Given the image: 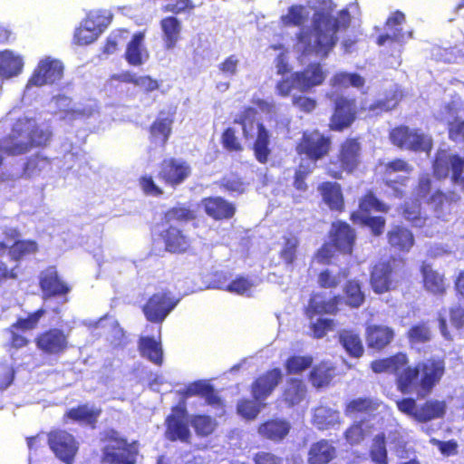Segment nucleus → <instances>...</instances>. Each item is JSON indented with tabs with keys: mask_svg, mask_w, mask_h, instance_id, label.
<instances>
[{
	"mask_svg": "<svg viewBox=\"0 0 464 464\" xmlns=\"http://www.w3.org/2000/svg\"><path fill=\"white\" fill-rule=\"evenodd\" d=\"M321 195L323 201L332 211H343L344 198L339 183L331 181L321 183Z\"/></svg>",
	"mask_w": 464,
	"mask_h": 464,
	"instance_id": "nucleus-34",
	"label": "nucleus"
},
{
	"mask_svg": "<svg viewBox=\"0 0 464 464\" xmlns=\"http://www.w3.org/2000/svg\"><path fill=\"white\" fill-rule=\"evenodd\" d=\"M392 144L401 149L411 151L430 152L432 149L430 137L420 132L419 130H411L406 125H399L392 128L389 133Z\"/></svg>",
	"mask_w": 464,
	"mask_h": 464,
	"instance_id": "nucleus-14",
	"label": "nucleus"
},
{
	"mask_svg": "<svg viewBox=\"0 0 464 464\" xmlns=\"http://www.w3.org/2000/svg\"><path fill=\"white\" fill-rule=\"evenodd\" d=\"M356 240L355 230L345 221L332 223L328 241L321 246V259L329 260L336 254L352 255Z\"/></svg>",
	"mask_w": 464,
	"mask_h": 464,
	"instance_id": "nucleus-6",
	"label": "nucleus"
},
{
	"mask_svg": "<svg viewBox=\"0 0 464 464\" xmlns=\"http://www.w3.org/2000/svg\"><path fill=\"white\" fill-rule=\"evenodd\" d=\"M345 304L351 308H359L365 302V295L362 284L357 279H349L343 287Z\"/></svg>",
	"mask_w": 464,
	"mask_h": 464,
	"instance_id": "nucleus-44",
	"label": "nucleus"
},
{
	"mask_svg": "<svg viewBox=\"0 0 464 464\" xmlns=\"http://www.w3.org/2000/svg\"><path fill=\"white\" fill-rule=\"evenodd\" d=\"M399 411L411 417L419 423H426L436 419H441L446 414L445 401L436 399L426 400L420 406L411 397L402 398L396 401Z\"/></svg>",
	"mask_w": 464,
	"mask_h": 464,
	"instance_id": "nucleus-10",
	"label": "nucleus"
},
{
	"mask_svg": "<svg viewBox=\"0 0 464 464\" xmlns=\"http://www.w3.org/2000/svg\"><path fill=\"white\" fill-rule=\"evenodd\" d=\"M368 455L373 464H389L386 435L383 431L372 438Z\"/></svg>",
	"mask_w": 464,
	"mask_h": 464,
	"instance_id": "nucleus-43",
	"label": "nucleus"
},
{
	"mask_svg": "<svg viewBox=\"0 0 464 464\" xmlns=\"http://www.w3.org/2000/svg\"><path fill=\"white\" fill-rule=\"evenodd\" d=\"M187 414L185 405H177L165 420V438L169 441L190 443L191 433L188 423L184 420Z\"/></svg>",
	"mask_w": 464,
	"mask_h": 464,
	"instance_id": "nucleus-18",
	"label": "nucleus"
},
{
	"mask_svg": "<svg viewBox=\"0 0 464 464\" xmlns=\"http://www.w3.org/2000/svg\"><path fill=\"white\" fill-rule=\"evenodd\" d=\"M102 462L103 464H136L139 454L137 440L130 442L114 429L106 430L102 434Z\"/></svg>",
	"mask_w": 464,
	"mask_h": 464,
	"instance_id": "nucleus-5",
	"label": "nucleus"
},
{
	"mask_svg": "<svg viewBox=\"0 0 464 464\" xmlns=\"http://www.w3.org/2000/svg\"><path fill=\"white\" fill-rule=\"evenodd\" d=\"M309 17V12L301 5H293L287 14L281 15L280 22L284 26H301Z\"/></svg>",
	"mask_w": 464,
	"mask_h": 464,
	"instance_id": "nucleus-49",
	"label": "nucleus"
},
{
	"mask_svg": "<svg viewBox=\"0 0 464 464\" xmlns=\"http://www.w3.org/2000/svg\"><path fill=\"white\" fill-rule=\"evenodd\" d=\"M313 358L311 356L292 355L285 362L286 372L289 374L300 373L311 367Z\"/></svg>",
	"mask_w": 464,
	"mask_h": 464,
	"instance_id": "nucleus-54",
	"label": "nucleus"
},
{
	"mask_svg": "<svg viewBox=\"0 0 464 464\" xmlns=\"http://www.w3.org/2000/svg\"><path fill=\"white\" fill-rule=\"evenodd\" d=\"M253 286L254 283L250 278L238 275L234 279L230 280L229 285L227 287V292L243 295L249 292Z\"/></svg>",
	"mask_w": 464,
	"mask_h": 464,
	"instance_id": "nucleus-56",
	"label": "nucleus"
},
{
	"mask_svg": "<svg viewBox=\"0 0 464 464\" xmlns=\"http://www.w3.org/2000/svg\"><path fill=\"white\" fill-rule=\"evenodd\" d=\"M52 135L49 129L41 128L32 119L19 118L14 123L11 133L5 140V141L10 140V143L5 147V152L8 156L25 154L34 147L46 146Z\"/></svg>",
	"mask_w": 464,
	"mask_h": 464,
	"instance_id": "nucleus-2",
	"label": "nucleus"
},
{
	"mask_svg": "<svg viewBox=\"0 0 464 464\" xmlns=\"http://www.w3.org/2000/svg\"><path fill=\"white\" fill-rule=\"evenodd\" d=\"M361 223L371 229L374 237H380L383 234L386 226V220L381 216H365L361 218Z\"/></svg>",
	"mask_w": 464,
	"mask_h": 464,
	"instance_id": "nucleus-59",
	"label": "nucleus"
},
{
	"mask_svg": "<svg viewBox=\"0 0 464 464\" xmlns=\"http://www.w3.org/2000/svg\"><path fill=\"white\" fill-rule=\"evenodd\" d=\"M371 370L377 374L390 373L395 377L397 390L402 394H415L423 399L429 396L446 373V361L440 356H430L410 364L406 352L373 360Z\"/></svg>",
	"mask_w": 464,
	"mask_h": 464,
	"instance_id": "nucleus-1",
	"label": "nucleus"
},
{
	"mask_svg": "<svg viewBox=\"0 0 464 464\" xmlns=\"http://www.w3.org/2000/svg\"><path fill=\"white\" fill-rule=\"evenodd\" d=\"M50 166L51 160L48 157L37 153L26 160L23 168V174L28 178L36 176L50 168Z\"/></svg>",
	"mask_w": 464,
	"mask_h": 464,
	"instance_id": "nucleus-50",
	"label": "nucleus"
},
{
	"mask_svg": "<svg viewBox=\"0 0 464 464\" xmlns=\"http://www.w3.org/2000/svg\"><path fill=\"white\" fill-rule=\"evenodd\" d=\"M362 144L359 137L346 138L341 144L337 160H331L325 165V173L339 179L343 172L353 173L361 163Z\"/></svg>",
	"mask_w": 464,
	"mask_h": 464,
	"instance_id": "nucleus-7",
	"label": "nucleus"
},
{
	"mask_svg": "<svg viewBox=\"0 0 464 464\" xmlns=\"http://www.w3.org/2000/svg\"><path fill=\"white\" fill-rule=\"evenodd\" d=\"M144 34L136 33L126 46L124 58L130 65L140 66L148 58L149 54L143 45Z\"/></svg>",
	"mask_w": 464,
	"mask_h": 464,
	"instance_id": "nucleus-35",
	"label": "nucleus"
},
{
	"mask_svg": "<svg viewBox=\"0 0 464 464\" xmlns=\"http://www.w3.org/2000/svg\"><path fill=\"white\" fill-rule=\"evenodd\" d=\"M221 144L226 150L230 152L243 150V146L236 135V130L231 127L225 129L222 132Z\"/></svg>",
	"mask_w": 464,
	"mask_h": 464,
	"instance_id": "nucleus-57",
	"label": "nucleus"
},
{
	"mask_svg": "<svg viewBox=\"0 0 464 464\" xmlns=\"http://www.w3.org/2000/svg\"><path fill=\"white\" fill-rule=\"evenodd\" d=\"M338 340L349 357L359 359L364 354L361 335L356 331L343 329L338 333Z\"/></svg>",
	"mask_w": 464,
	"mask_h": 464,
	"instance_id": "nucleus-33",
	"label": "nucleus"
},
{
	"mask_svg": "<svg viewBox=\"0 0 464 464\" xmlns=\"http://www.w3.org/2000/svg\"><path fill=\"white\" fill-rule=\"evenodd\" d=\"M191 425L197 435L207 437L210 435L217 426L215 420L204 414L194 415L191 419Z\"/></svg>",
	"mask_w": 464,
	"mask_h": 464,
	"instance_id": "nucleus-52",
	"label": "nucleus"
},
{
	"mask_svg": "<svg viewBox=\"0 0 464 464\" xmlns=\"http://www.w3.org/2000/svg\"><path fill=\"white\" fill-rule=\"evenodd\" d=\"M180 298L169 290L153 293L142 305V313L148 322L162 324L175 309Z\"/></svg>",
	"mask_w": 464,
	"mask_h": 464,
	"instance_id": "nucleus-13",
	"label": "nucleus"
},
{
	"mask_svg": "<svg viewBox=\"0 0 464 464\" xmlns=\"http://www.w3.org/2000/svg\"><path fill=\"white\" fill-rule=\"evenodd\" d=\"M463 167L464 160L459 155H449L445 151H441L434 159L432 171L438 179H445L450 169L452 179L458 180L461 177V168Z\"/></svg>",
	"mask_w": 464,
	"mask_h": 464,
	"instance_id": "nucleus-25",
	"label": "nucleus"
},
{
	"mask_svg": "<svg viewBox=\"0 0 464 464\" xmlns=\"http://www.w3.org/2000/svg\"><path fill=\"white\" fill-rule=\"evenodd\" d=\"M63 75V63L59 60L47 57L38 63L27 82V86L41 87L53 84L60 81Z\"/></svg>",
	"mask_w": 464,
	"mask_h": 464,
	"instance_id": "nucleus-19",
	"label": "nucleus"
},
{
	"mask_svg": "<svg viewBox=\"0 0 464 464\" xmlns=\"http://www.w3.org/2000/svg\"><path fill=\"white\" fill-rule=\"evenodd\" d=\"M39 287L44 299L67 295L71 286L64 282L55 266H49L39 275Z\"/></svg>",
	"mask_w": 464,
	"mask_h": 464,
	"instance_id": "nucleus-20",
	"label": "nucleus"
},
{
	"mask_svg": "<svg viewBox=\"0 0 464 464\" xmlns=\"http://www.w3.org/2000/svg\"><path fill=\"white\" fill-rule=\"evenodd\" d=\"M48 445L57 458L68 464L72 463L78 450L74 437L63 430L49 432Z\"/></svg>",
	"mask_w": 464,
	"mask_h": 464,
	"instance_id": "nucleus-21",
	"label": "nucleus"
},
{
	"mask_svg": "<svg viewBox=\"0 0 464 464\" xmlns=\"http://www.w3.org/2000/svg\"><path fill=\"white\" fill-rule=\"evenodd\" d=\"M282 378L279 368H273L260 374L250 386L253 398L256 401L266 400L281 382Z\"/></svg>",
	"mask_w": 464,
	"mask_h": 464,
	"instance_id": "nucleus-24",
	"label": "nucleus"
},
{
	"mask_svg": "<svg viewBox=\"0 0 464 464\" xmlns=\"http://www.w3.org/2000/svg\"><path fill=\"white\" fill-rule=\"evenodd\" d=\"M432 188V179L429 173L420 175L413 191L418 198H428Z\"/></svg>",
	"mask_w": 464,
	"mask_h": 464,
	"instance_id": "nucleus-61",
	"label": "nucleus"
},
{
	"mask_svg": "<svg viewBox=\"0 0 464 464\" xmlns=\"http://www.w3.org/2000/svg\"><path fill=\"white\" fill-rule=\"evenodd\" d=\"M34 342L36 349L49 357H60L70 347L68 334L58 327H50L38 333Z\"/></svg>",
	"mask_w": 464,
	"mask_h": 464,
	"instance_id": "nucleus-15",
	"label": "nucleus"
},
{
	"mask_svg": "<svg viewBox=\"0 0 464 464\" xmlns=\"http://www.w3.org/2000/svg\"><path fill=\"white\" fill-rule=\"evenodd\" d=\"M331 86L336 89L354 87L361 89L365 84V79L357 72H336L330 80Z\"/></svg>",
	"mask_w": 464,
	"mask_h": 464,
	"instance_id": "nucleus-45",
	"label": "nucleus"
},
{
	"mask_svg": "<svg viewBox=\"0 0 464 464\" xmlns=\"http://www.w3.org/2000/svg\"><path fill=\"white\" fill-rule=\"evenodd\" d=\"M365 420H355L349 425L343 432V438L351 446L361 444L369 435L372 426H368V430L364 426Z\"/></svg>",
	"mask_w": 464,
	"mask_h": 464,
	"instance_id": "nucleus-46",
	"label": "nucleus"
},
{
	"mask_svg": "<svg viewBox=\"0 0 464 464\" xmlns=\"http://www.w3.org/2000/svg\"><path fill=\"white\" fill-rule=\"evenodd\" d=\"M100 34L93 21L86 19L84 24L75 30L73 43L77 45H87L93 43Z\"/></svg>",
	"mask_w": 464,
	"mask_h": 464,
	"instance_id": "nucleus-48",
	"label": "nucleus"
},
{
	"mask_svg": "<svg viewBox=\"0 0 464 464\" xmlns=\"http://www.w3.org/2000/svg\"><path fill=\"white\" fill-rule=\"evenodd\" d=\"M304 54L319 53V11L315 9L311 28H303L298 34Z\"/></svg>",
	"mask_w": 464,
	"mask_h": 464,
	"instance_id": "nucleus-31",
	"label": "nucleus"
},
{
	"mask_svg": "<svg viewBox=\"0 0 464 464\" xmlns=\"http://www.w3.org/2000/svg\"><path fill=\"white\" fill-rule=\"evenodd\" d=\"M387 241L389 246L399 252H409L414 245V236L412 232L405 227L393 226L387 232Z\"/></svg>",
	"mask_w": 464,
	"mask_h": 464,
	"instance_id": "nucleus-32",
	"label": "nucleus"
},
{
	"mask_svg": "<svg viewBox=\"0 0 464 464\" xmlns=\"http://www.w3.org/2000/svg\"><path fill=\"white\" fill-rule=\"evenodd\" d=\"M327 96L333 100V113L329 120V129L334 131H343L356 121L359 112L366 108L359 107L355 98L343 94Z\"/></svg>",
	"mask_w": 464,
	"mask_h": 464,
	"instance_id": "nucleus-11",
	"label": "nucleus"
},
{
	"mask_svg": "<svg viewBox=\"0 0 464 464\" xmlns=\"http://www.w3.org/2000/svg\"><path fill=\"white\" fill-rule=\"evenodd\" d=\"M319 84V63H312L299 72H295L290 78H284L276 83L278 95L286 97L293 89L306 92Z\"/></svg>",
	"mask_w": 464,
	"mask_h": 464,
	"instance_id": "nucleus-16",
	"label": "nucleus"
},
{
	"mask_svg": "<svg viewBox=\"0 0 464 464\" xmlns=\"http://www.w3.org/2000/svg\"><path fill=\"white\" fill-rule=\"evenodd\" d=\"M191 172V167L186 160L170 157L160 161L157 177L166 186L176 188L190 177Z\"/></svg>",
	"mask_w": 464,
	"mask_h": 464,
	"instance_id": "nucleus-17",
	"label": "nucleus"
},
{
	"mask_svg": "<svg viewBox=\"0 0 464 464\" xmlns=\"http://www.w3.org/2000/svg\"><path fill=\"white\" fill-rule=\"evenodd\" d=\"M201 205L205 213L216 221L231 219L237 212L234 203L219 196L204 198Z\"/></svg>",
	"mask_w": 464,
	"mask_h": 464,
	"instance_id": "nucleus-26",
	"label": "nucleus"
},
{
	"mask_svg": "<svg viewBox=\"0 0 464 464\" xmlns=\"http://www.w3.org/2000/svg\"><path fill=\"white\" fill-rule=\"evenodd\" d=\"M299 155H304L307 159L316 161L319 159V135L317 132H304L296 145Z\"/></svg>",
	"mask_w": 464,
	"mask_h": 464,
	"instance_id": "nucleus-42",
	"label": "nucleus"
},
{
	"mask_svg": "<svg viewBox=\"0 0 464 464\" xmlns=\"http://www.w3.org/2000/svg\"><path fill=\"white\" fill-rule=\"evenodd\" d=\"M254 464H284L283 458L270 451L260 450L253 456Z\"/></svg>",
	"mask_w": 464,
	"mask_h": 464,
	"instance_id": "nucleus-64",
	"label": "nucleus"
},
{
	"mask_svg": "<svg viewBox=\"0 0 464 464\" xmlns=\"http://www.w3.org/2000/svg\"><path fill=\"white\" fill-rule=\"evenodd\" d=\"M24 67L23 58L11 50L0 51V77L11 78L18 75Z\"/></svg>",
	"mask_w": 464,
	"mask_h": 464,
	"instance_id": "nucleus-38",
	"label": "nucleus"
},
{
	"mask_svg": "<svg viewBox=\"0 0 464 464\" xmlns=\"http://www.w3.org/2000/svg\"><path fill=\"white\" fill-rule=\"evenodd\" d=\"M404 268V260L390 256L386 260L377 262L370 272V285L373 293L383 295L395 290L398 286L396 276Z\"/></svg>",
	"mask_w": 464,
	"mask_h": 464,
	"instance_id": "nucleus-8",
	"label": "nucleus"
},
{
	"mask_svg": "<svg viewBox=\"0 0 464 464\" xmlns=\"http://www.w3.org/2000/svg\"><path fill=\"white\" fill-rule=\"evenodd\" d=\"M4 239L0 241V256L6 251L10 260L19 262L39 251L38 243L34 239H20L21 233L16 227H5Z\"/></svg>",
	"mask_w": 464,
	"mask_h": 464,
	"instance_id": "nucleus-12",
	"label": "nucleus"
},
{
	"mask_svg": "<svg viewBox=\"0 0 464 464\" xmlns=\"http://www.w3.org/2000/svg\"><path fill=\"white\" fill-rule=\"evenodd\" d=\"M173 122V114H166L164 111H160L149 127L150 141L164 148L171 136Z\"/></svg>",
	"mask_w": 464,
	"mask_h": 464,
	"instance_id": "nucleus-28",
	"label": "nucleus"
},
{
	"mask_svg": "<svg viewBox=\"0 0 464 464\" xmlns=\"http://www.w3.org/2000/svg\"><path fill=\"white\" fill-rule=\"evenodd\" d=\"M160 237L164 244L165 251L171 254H184L191 249L192 239L182 228L175 225H168Z\"/></svg>",
	"mask_w": 464,
	"mask_h": 464,
	"instance_id": "nucleus-23",
	"label": "nucleus"
},
{
	"mask_svg": "<svg viewBox=\"0 0 464 464\" xmlns=\"http://www.w3.org/2000/svg\"><path fill=\"white\" fill-rule=\"evenodd\" d=\"M299 246V238L296 235L290 232L283 236V244L279 251V257L287 266L293 265L297 256V248Z\"/></svg>",
	"mask_w": 464,
	"mask_h": 464,
	"instance_id": "nucleus-47",
	"label": "nucleus"
},
{
	"mask_svg": "<svg viewBox=\"0 0 464 464\" xmlns=\"http://www.w3.org/2000/svg\"><path fill=\"white\" fill-rule=\"evenodd\" d=\"M46 310L40 307L30 312L26 316H19L6 329L8 334L7 346L9 349L20 350L31 343L28 332L36 330L42 318L45 315Z\"/></svg>",
	"mask_w": 464,
	"mask_h": 464,
	"instance_id": "nucleus-9",
	"label": "nucleus"
},
{
	"mask_svg": "<svg viewBox=\"0 0 464 464\" xmlns=\"http://www.w3.org/2000/svg\"><path fill=\"white\" fill-rule=\"evenodd\" d=\"M237 413L246 420H254L258 415L259 406L252 400H240L237 405Z\"/></svg>",
	"mask_w": 464,
	"mask_h": 464,
	"instance_id": "nucleus-58",
	"label": "nucleus"
},
{
	"mask_svg": "<svg viewBox=\"0 0 464 464\" xmlns=\"http://www.w3.org/2000/svg\"><path fill=\"white\" fill-rule=\"evenodd\" d=\"M290 422L285 419L272 418L259 424L258 434L266 440L273 442H281L289 434Z\"/></svg>",
	"mask_w": 464,
	"mask_h": 464,
	"instance_id": "nucleus-29",
	"label": "nucleus"
},
{
	"mask_svg": "<svg viewBox=\"0 0 464 464\" xmlns=\"http://www.w3.org/2000/svg\"><path fill=\"white\" fill-rule=\"evenodd\" d=\"M459 198V196L453 191L444 193L441 190L437 189L430 195L426 202L431 205L436 210H440L444 206L457 202Z\"/></svg>",
	"mask_w": 464,
	"mask_h": 464,
	"instance_id": "nucleus-53",
	"label": "nucleus"
},
{
	"mask_svg": "<svg viewBox=\"0 0 464 464\" xmlns=\"http://www.w3.org/2000/svg\"><path fill=\"white\" fill-rule=\"evenodd\" d=\"M379 403L370 397H358L348 401L343 409L347 417H355L361 414L370 415L377 411Z\"/></svg>",
	"mask_w": 464,
	"mask_h": 464,
	"instance_id": "nucleus-40",
	"label": "nucleus"
},
{
	"mask_svg": "<svg viewBox=\"0 0 464 464\" xmlns=\"http://www.w3.org/2000/svg\"><path fill=\"white\" fill-rule=\"evenodd\" d=\"M333 0H321V58L326 57L336 45L339 32L346 31L352 21L348 8L335 12Z\"/></svg>",
	"mask_w": 464,
	"mask_h": 464,
	"instance_id": "nucleus-3",
	"label": "nucleus"
},
{
	"mask_svg": "<svg viewBox=\"0 0 464 464\" xmlns=\"http://www.w3.org/2000/svg\"><path fill=\"white\" fill-rule=\"evenodd\" d=\"M420 272L422 287L426 292L437 296L446 294L448 284L444 273L434 269L430 264L425 262L420 265Z\"/></svg>",
	"mask_w": 464,
	"mask_h": 464,
	"instance_id": "nucleus-27",
	"label": "nucleus"
},
{
	"mask_svg": "<svg viewBox=\"0 0 464 464\" xmlns=\"http://www.w3.org/2000/svg\"><path fill=\"white\" fill-rule=\"evenodd\" d=\"M197 218V211L183 203H178L175 206L168 208L163 212L162 222L167 225H173L172 223H188Z\"/></svg>",
	"mask_w": 464,
	"mask_h": 464,
	"instance_id": "nucleus-39",
	"label": "nucleus"
},
{
	"mask_svg": "<svg viewBox=\"0 0 464 464\" xmlns=\"http://www.w3.org/2000/svg\"><path fill=\"white\" fill-rule=\"evenodd\" d=\"M220 187L228 192L241 194L245 191V183L243 179L237 175L223 178Z\"/></svg>",
	"mask_w": 464,
	"mask_h": 464,
	"instance_id": "nucleus-63",
	"label": "nucleus"
},
{
	"mask_svg": "<svg viewBox=\"0 0 464 464\" xmlns=\"http://www.w3.org/2000/svg\"><path fill=\"white\" fill-rule=\"evenodd\" d=\"M164 48L174 49L181 39V21L174 15L163 17L160 22Z\"/></svg>",
	"mask_w": 464,
	"mask_h": 464,
	"instance_id": "nucleus-30",
	"label": "nucleus"
},
{
	"mask_svg": "<svg viewBox=\"0 0 464 464\" xmlns=\"http://www.w3.org/2000/svg\"><path fill=\"white\" fill-rule=\"evenodd\" d=\"M430 331L425 323L413 324L407 332V338L411 343H424L430 340Z\"/></svg>",
	"mask_w": 464,
	"mask_h": 464,
	"instance_id": "nucleus-55",
	"label": "nucleus"
},
{
	"mask_svg": "<svg viewBox=\"0 0 464 464\" xmlns=\"http://www.w3.org/2000/svg\"><path fill=\"white\" fill-rule=\"evenodd\" d=\"M392 327L382 324H369L365 326L364 338L367 348L381 353L386 350L395 339Z\"/></svg>",
	"mask_w": 464,
	"mask_h": 464,
	"instance_id": "nucleus-22",
	"label": "nucleus"
},
{
	"mask_svg": "<svg viewBox=\"0 0 464 464\" xmlns=\"http://www.w3.org/2000/svg\"><path fill=\"white\" fill-rule=\"evenodd\" d=\"M412 170V166L407 160L401 158L393 159L384 165L385 175H391L394 172H404L409 174Z\"/></svg>",
	"mask_w": 464,
	"mask_h": 464,
	"instance_id": "nucleus-62",
	"label": "nucleus"
},
{
	"mask_svg": "<svg viewBox=\"0 0 464 464\" xmlns=\"http://www.w3.org/2000/svg\"><path fill=\"white\" fill-rule=\"evenodd\" d=\"M138 349L140 355L157 366L163 363V349L160 340H155L152 336H141L138 342Z\"/></svg>",
	"mask_w": 464,
	"mask_h": 464,
	"instance_id": "nucleus-36",
	"label": "nucleus"
},
{
	"mask_svg": "<svg viewBox=\"0 0 464 464\" xmlns=\"http://www.w3.org/2000/svg\"><path fill=\"white\" fill-rule=\"evenodd\" d=\"M447 130L451 141L464 144V119H455L450 121Z\"/></svg>",
	"mask_w": 464,
	"mask_h": 464,
	"instance_id": "nucleus-60",
	"label": "nucleus"
},
{
	"mask_svg": "<svg viewBox=\"0 0 464 464\" xmlns=\"http://www.w3.org/2000/svg\"><path fill=\"white\" fill-rule=\"evenodd\" d=\"M372 210L386 213L389 211V207L378 199L372 190H369L360 199L359 211L368 214Z\"/></svg>",
	"mask_w": 464,
	"mask_h": 464,
	"instance_id": "nucleus-51",
	"label": "nucleus"
},
{
	"mask_svg": "<svg viewBox=\"0 0 464 464\" xmlns=\"http://www.w3.org/2000/svg\"><path fill=\"white\" fill-rule=\"evenodd\" d=\"M101 414L102 410L100 408H91L88 404L82 403L66 411L63 419L64 420H71L75 422H84L94 427Z\"/></svg>",
	"mask_w": 464,
	"mask_h": 464,
	"instance_id": "nucleus-37",
	"label": "nucleus"
},
{
	"mask_svg": "<svg viewBox=\"0 0 464 464\" xmlns=\"http://www.w3.org/2000/svg\"><path fill=\"white\" fill-rule=\"evenodd\" d=\"M257 111L250 106L243 109L238 117L234 120L242 127L243 136L246 140L251 139L256 130V138L253 143L252 150L256 160L261 163H267L271 155L270 133L262 122L256 120Z\"/></svg>",
	"mask_w": 464,
	"mask_h": 464,
	"instance_id": "nucleus-4",
	"label": "nucleus"
},
{
	"mask_svg": "<svg viewBox=\"0 0 464 464\" xmlns=\"http://www.w3.org/2000/svg\"><path fill=\"white\" fill-rule=\"evenodd\" d=\"M305 393L306 388L304 382L297 378H290L287 380L286 386L282 393V399L287 406L292 407L300 403Z\"/></svg>",
	"mask_w": 464,
	"mask_h": 464,
	"instance_id": "nucleus-41",
	"label": "nucleus"
}]
</instances>
